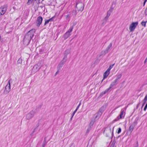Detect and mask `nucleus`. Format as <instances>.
<instances>
[{
	"mask_svg": "<svg viewBox=\"0 0 147 147\" xmlns=\"http://www.w3.org/2000/svg\"><path fill=\"white\" fill-rule=\"evenodd\" d=\"M70 14H68L67 15H66L65 16V18L66 19H68L70 17Z\"/></svg>",
	"mask_w": 147,
	"mask_h": 147,
	"instance_id": "obj_30",
	"label": "nucleus"
},
{
	"mask_svg": "<svg viewBox=\"0 0 147 147\" xmlns=\"http://www.w3.org/2000/svg\"><path fill=\"white\" fill-rule=\"evenodd\" d=\"M138 24V22H132L130 24L129 27V29L130 32H132L134 31Z\"/></svg>",
	"mask_w": 147,
	"mask_h": 147,
	"instance_id": "obj_5",
	"label": "nucleus"
},
{
	"mask_svg": "<svg viewBox=\"0 0 147 147\" xmlns=\"http://www.w3.org/2000/svg\"><path fill=\"white\" fill-rule=\"evenodd\" d=\"M79 107H79V106H78L77 107V108H76V111H77L78 109H79Z\"/></svg>",
	"mask_w": 147,
	"mask_h": 147,
	"instance_id": "obj_40",
	"label": "nucleus"
},
{
	"mask_svg": "<svg viewBox=\"0 0 147 147\" xmlns=\"http://www.w3.org/2000/svg\"><path fill=\"white\" fill-rule=\"evenodd\" d=\"M84 5L82 2L77 3L76 5V7L78 11H82L84 9Z\"/></svg>",
	"mask_w": 147,
	"mask_h": 147,
	"instance_id": "obj_4",
	"label": "nucleus"
},
{
	"mask_svg": "<svg viewBox=\"0 0 147 147\" xmlns=\"http://www.w3.org/2000/svg\"><path fill=\"white\" fill-rule=\"evenodd\" d=\"M109 17V16H106L104 20L105 22V24L106 23Z\"/></svg>",
	"mask_w": 147,
	"mask_h": 147,
	"instance_id": "obj_26",
	"label": "nucleus"
},
{
	"mask_svg": "<svg viewBox=\"0 0 147 147\" xmlns=\"http://www.w3.org/2000/svg\"><path fill=\"white\" fill-rule=\"evenodd\" d=\"M146 22H142L141 24L142 26H145L146 24Z\"/></svg>",
	"mask_w": 147,
	"mask_h": 147,
	"instance_id": "obj_29",
	"label": "nucleus"
},
{
	"mask_svg": "<svg viewBox=\"0 0 147 147\" xmlns=\"http://www.w3.org/2000/svg\"><path fill=\"white\" fill-rule=\"evenodd\" d=\"M71 50V48H70L69 49L66 50L65 51L64 53V57H66V58H67V55L70 53Z\"/></svg>",
	"mask_w": 147,
	"mask_h": 147,
	"instance_id": "obj_12",
	"label": "nucleus"
},
{
	"mask_svg": "<svg viewBox=\"0 0 147 147\" xmlns=\"http://www.w3.org/2000/svg\"><path fill=\"white\" fill-rule=\"evenodd\" d=\"M91 127L89 126V127L87 129V132H88L91 129Z\"/></svg>",
	"mask_w": 147,
	"mask_h": 147,
	"instance_id": "obj_37",
	"label": "nucleus"
},
{
	"mask_svg": "<svg viewBox=\"0 0 147 147\" xmlns=\"http://www.w3.org/2000/svg\"><path fill=\"white\" fill-rule=\"evenodd\" d=\"M81 105V102H80L79 103V105H78V106H79V107H80V105Z\"/></svg>",
	"mask_w": 147,
	"mask_h": 147,
	"instance_id": "obj_47",
	"label": "nucleus"
},
{
	"mask_svg": "<svg viewBox=\"0 0 147 147\" xmlns=\"http://www.w3.org/2000/svg\"><path fill=\"white\" fill-rule=\"evenodd\" d=\"M45 144H43L42 145V147H45Z\"/></svg>",
	"mask_w": 147,
	"mask_h": 147,
	"instance_id": "obj_44",
	"label": "nucleus"
},
{
	"mask_svg": "<svg viewBox=\"0 0 147 147\" xmlns=\"http://www.w3.org/2000/svg\"><path fill=\"white\" fill-rule=\"evenodd\" d=\"M59 71H57V72L56 73H55V74L56 75L57 74H58V73H59Z\"/></svg>",
	"mask_w": 147,
	"mask_h": 147,
	"instance_id": "obj_45",
	"label": "nucleus"
},
{
	"mask_svg": "<svg viewBox=\"0 0 147 147\" xmlns=\"http://www.w3.org/2000/svg\"><path fill=\"white\" fill-rule=\"evenodd\" d=\"M45 24H44V25H46L47 24H48L49 22V21L48 20H45Z\"/></svg>",
	"mask_w": 147,
	"mask_h": 147,
	"instance_id": "obj_33",
	"label": "nucleus"
},
{
	"mask_svg": "<svg viewBox=\"0 0 147 147\" xmlns=\"http://www.w3.org/2000/svg\"><path fill=\"white\" fill-rule=\"evenodd\" d=\"M121 131V128H119L118 129V131L117 133L118 134H119Z\"/></svg>",
	"mask_w": 147,
	"mask_h": 147,
	"instance_id": "obj_35",
	"label": "nucleus"
},
{
	"mask_svg": "<svg viewBox=\"0 0 147 147\" xmlns=\"http://www.w3.org/2000/svg\"><path fill=\"white\" fill-rule=\"evenodd\" d=\"M104 108L103 107H101L100 108L99 110V111L98 113H101V115H102V112L104 111Z\"/></svg>",
	"mask_w": 147,
	"mask_h": 147,
	"instance_id": "obj_24",
	"label": "nucleus"
},
{
	"mask_svg": "<svg viewBox=\"0 0 147 147\" xmlns=\"http://www.w3.org/2000/svg\"><path fill=\"white\" fill-rule=\"evenodd\" d=\"M71 33L66 32L64 35V38L65 40L67 38L71 35Z\"/></svg>",
	"mask_w": 147,
	"mask_h": 147,
	"instance_id": "obj_15",
	"label": "nucleus"
},
{
	"mask_svg": "<svg viewBox=\"0 0 147 147\" xmlns=\"http://www.w3.org/2000/svg\"><path fill=\"white\" fill-rule=\"evenodd\" d=\"M147 61V58H146V59L144 61V63H145Z\"/></svg>",
	"mask_w": 147,
	"mask_h": 147,
	"instance_id": "obj_42",
	"label": "nucleus"
},
{
	"mask_svg": "<svg viewBox=\"0 0 147 147\" xmlns=\"http://www.w3.org/2000/svg\"><path fill=\"white\" fill-rule=\"evenodd\" d=\"M11 80H9L8 81V83L6 85L5 87V90L4 92V93L5 94H8L11 90L10 81Z\"/></svg>",
	"mask_w": 147,
	"mask_h": 147,
	"instance_id": "obj_3",
	"label": "nucleus"
},
{
	"mask_svg": "<svg viewBox=\"0 0 147 147\" xmlns=\"http://www.w3.org/2000/svg\"><path fill=\"white\" fill-rule=\"evenodd\" d=\"M147 0H145L144 2V5L145 4V3L147 1Z\"/></svg>",
	"mask_w": 147,
	"mask_h": 147,
	"instance_id": "obj_43",
	"label": "nucleus"
},
{
	"mask_svg": "<svg viewBox=\"0 0 147 147\" xmlns=\"http://www.w3.org/2000/svg\"><path fill=\"white\" fill-rule=\"evenodd\" d=\"M112 46V44L111 43H110L108 47L106 48V49L105 50L107 52V53L109 51V50L111 48Z\"/></svg>",
	"mask_w": 147,
	"mask_h": 147,
	"instance_id": "obj_19",
	"label": "nucleus"
},
{
	"mask_svg": "<svg viewBox=\"0 0 147 147\" xmlns=\"http://www.w3.org/2000/svg\"><path fill=\"white\" fill-rule=\"evenodd\" d=\"M42 18L40 16L38 17L36 21V23L38 27L40 26L42 21Z\"/></svg>",
	"mask_w": 147,
	"mask_h": 147,
	"instance_id": "obj_10",
	"label": "nucleus"
},
{
	"mask_svg": "<svg viewBox=\"0 0 147 147\" xmlns=\"http://www.w3.org/2000/svg\"><path fill=\"white\" fill-rule=\"evenodd\" d=\"M113 9V8L111 7V8L109 10L107 11V16L109 17L110 16L111 12H112Z\"/></svg>",
	"mask_w": 147,
	"mask_h": 147,
	"instance_id": "obj_18",
	"label": "nucleus"
},
{
	"mask_svg": "<svg viewBox=\"0 0 147 147\" xmlns=\"http://www.w3.org/2000/svg\"><path fill=\"white\" fill-rule=\"evenodd\" d=\"M118 81L117 80H115L113 82H112L110 86L112 88L113 86L116 85L117 84Z\"/></svg>",
	"mask_w": 147,
	"mask_h": 147,
	"instance_id": "obj_17",
	"label": "nucleus"
},
{
	"mask_svg": "<svg viewBox=\"0 0 147 147\" xmlns=\"http://www.w3.org/2000/svg\"><path fill=\"white\" fill-rule=\"evenodd\" d=\"M115 145V143L113 142L112 144L111 145L110 147H113Z\"/></svg>",
	"mask_w": 147,
	"mask_h": 147,
	"instance_id": "obj_36",
	"label": "nucleus"
},
{
	"mask_svg": "<svg viewBox=\"0 0 147 147\" xmlns=\"http://www.w3.org/2000/svg\"><path fill=\"white\" fill-rule=\"evenodd\" d=\"M54 18V17H53L50 19H49V20H48L49 21V22L50 21H52L53 20V19Z\"/></svg>",
	"mask_w": 147,
	"mask_h": 147,
	"instance_id": "obj_34",
	"label": "nucleus"
},
{
	"mask_svg": "<svg viewBox=\"0 0 147 147\" xmlns=\"http://www.w3.org/2000/svg\"><path fill=\"white\" fill-rule=\"evenodd\" d=\"M137 121H135L129 126V131L131 133L133 130L135 126L137 125Z\"/></svg>",
	"mask_w": 147,
	"mask_h": 147,
	"instance_id": "obj_11",
	"label": "nucleus"
},
{
	"mask_svg": "<svg viewBox=\"0 0 147 147\" xmlns=\"http://www.w3.org/2000/svg\"><path fill=\"white\" fill-rule=\"evenodd\" d=\"M108 131H109V134H111V129H109L108 130Z\"/></svg>",
	"mask_w": 147,
	"mask_h": 147,
	"instance_id": "obj_41",
	"label": "nucleus"
},
{
	"mask_svg": "<svg viewBox=\"0 0 147 147\" xmlns=\"http://www.w3.org/2000/svg\"><path fill=\"white\" fill-rule=\"evenodd\" d=\"M101 115V113H97L94 114V116H95V119H98L99 117H100Z\"/></svg>",
	"mask_w": 147,
	"mask_h": 147,
	"instance_id": "obj_16",
	"label": "nucleus"
},
{
	"mask_svg": "<svg viewBox=\"0 0 147 147\" xmlns=\"http://www.w3.org/2000/svg\"><path fill=\"white\" fill-rule=\"evenodd\" d=\"M109 136V135H107V136Z\"/></svg>",
	"mask_w": 147,
	"mask_h": 147,
	"instance_id": "obj_50",
	"label": "nucleus"
},
{
	"mask_svg": "<svg viewBox=\"0 0 147 147\" xmlns=\"http://www.w3.org/2000/svg\"><path fill=\"white\" fill-rule=\"evenodd\" d=\"M95 121V119H93L92 120L90 121V124H89V126L90 127H92Z\"/></svg>",
	"mask_w": 147,
	"mask_h": 147,
	"instance_id": "obj_21",
	"label": "nucleus"
},
{
	"mask_svg": "<svg viewBox=\"0 0 147 147\" xmlns=\"http://www.w3.org/2000/svg\"><path fill=\"white\" fill-rule=\"evenodd\" d=\"M73 28V27L71 26V27H70V28L69 29V30H68V31L67 32L69 33H70L72 31Z\"/></svg>",
	"mask_w": 147,
	"mask_h": 147,
	"instance_id": "obj_23",
	"label": "nucleus"
},
{
	"mask_svg": "<svg viewBox=\"0 0 147 147\" xmlns=\"http://www.w3.org/2000/svg\"><path fill=\"white\" fill-rule=\"evenodd\" d=\"M111 87L110 86L109 87V88L107 89L104 92H102L101 93V94L103 95L105 94L108 93V92H110L111 90Z\"/></svg>",
	"mask_w": 147,
	"mask_h": 147,
	"instance_id": "obj_14",
	"label": "nucleus"
},
{
	"mask_svg": "<svg viewBox=\"0 0 147 147\" xmlns=\"http://www.w3.org/2000/svg\"><path fill=\"white\" fill-rule=\"evenodd\" d=\"M147 96H146L144 98V102L143 104V106H144V104H145V102L147 101Z\"/></svg>",
	"mask_w": 147,
	"mask_h": 147,
	"instance_id": "obj_31",
	"label": "nucleus"
},
{
	"mask_svg": "<svg viewBox=\"0 0 147 147\" xmlns=\"http://www.w3.org/2000/svg\"><path fill=\"white\" fill-rule=\"evenodd\" d=\"M44 0H42V1H44Z\"/></svg>",
	"mask_w": 147,
	"mask_h": 147,
	"instance_id": "obj_49",
	"label": "nucleus"
},
{
	"mask_svg": "<svg viewBox=\"0 0 147 147\" xmlns=\"http://www.w3.org/2000/svg\"><path fill=\"white\" fill-rule=\"evenodd\" d=\"M37 112L38 111L37 109L33 110L27 115L26 117V119L29 120L31 119L34 117V114Z\"/></svg>",
	"mask_w": 147,
	"mask_h": 147,
	"instance_id": "obj_2",
	"label": "nucleus"
},
{
	"mask_svg": "<svg viewBox=\"0 0 147 147\" xmlns=\"http://www.w3.org/2000/svg\"><path fill=\"white\" fill-rule=\"evenodd\" d=\"M138 147V142H137V143L136 145L134 146V147Z\"/></svg>",
	"mask_w": 147,
	"mask_h": 147,
	"instance_id": "obj_38",
	"label": "nucleus"
},
{
	"mask_svg": "<svg viewBox=\"0 0 147 147\" xmlns=\"http://www.w3.org/2000/svg\"><path fill=\"white\" fill-rule=\"evenodd\" d=\"M122 74H120L117 76V78L115 80H117V81H118L119 79L121 78L122 76Z\"/></svg>",
	"mask_w": 147,
	"mask_h": 147,
	"instance_id": "obj_22",
	"label": "nucleus"
},
{
	"mask_svg": "<svg viewBox=\"0 0 147 147\" xmlns=\"http://www.w3.org/2000/svg\"><path fill=\"white\" fill-rule=\"evenodd\" d=\"M115 64H113L112 65H110L109 66V68L107 69L108 70H109L110 71V70L112 68L113 66Z\"/></svg>",
	"mask_w": 147,
	"mask_h": 147,
	"instance_id": "obj_25",
	"label": "nucleus"
},
{
	"mask_svg": "<svg viewBox=\"0 0 147 147\" xmlns=\"http://www.w3.org/2000/svg\"><path fill=\"white\" fill-rule=\"evenodd\" d=\"M107 51L105 50L102 51L101 52L100 55V56L105 55L106 53H107Z\"/></svg>",
	"mask_w": 147,
	"mask_h": 147,
	"instance_id": "obj_20",
	"label": "nucleus"
},
{
	"mask_svg": "<svg viewBox=\"0 0 147 147\" xmlns=\"http://www.w3.org/2000/svg\"><path fill=\"white\" fill-rule=\"evenodd\" d=\"M76 10H73L72 13V15L76 16Z\"/></svg>",
	"mask_w": 147,
	"mask_h": 147,
	"instance_id": "obj_27",
	"label": "nucleus"
},
{
	"mask_svg": "<svg viewBox=\"0 0 147 147\" xmlns=\"http://www.w3.org/2000/svg\"><path fill=\"white\" fill-rule=\"evenodd\" d=\"M77 111H76V110H75V111L73 112V114H72V117H71V118L70 119V120H72V119L73 116H74V114H75V113Z\"/></svg>",
	"mask_w": 147,
	"mask_h": 147,
	"instance_id": "obj_28",
	"label": "nucleus"
},
{
	"mask_svg": "<svg viewBox=\"0 0 147 147\" xmlns=\"http://www.w3.org/2000/svg\"><path fill=\"white\" fill-rule=\"evenodd\" d=\"M110 73V71H109V70L107 69L106 71L105 72L103 75L104 78L102 80V82L103 81V80L105 78H107V77L108 76V75Z\"/></svg>",
	"mask_w": 147,
	"mask_h": 147,
	"instance_id": "obj_13",
	"label": "nucleus"
},
{
	"mask_svg": "<svg viewBox=\"0 0 147 147\" xmlns=\"http://www.w3.org/2000/svg\"><path fill=\"white\" fill-rule=\"evenodd\" d=\"M107 131V129H105V130L104 131V133H105V131Z\"/></svg>",
	"mask_w": 147,
	"mask_h": 147,
	"instance_id": "obj_46",
	"label": "nucleus"
},
{
	"mask_svg": "<svg viewBox=\"0 0 147 147\" xmlns=\"http://www.w3.org/2000/svg\"><path fill=\"white\" fill-rule=\"evenodd\" d=\"M147 96V94L146 95Z\"/></svg>",
	"mask_w": 147,
	"mask_h": 147,
	"instance_id": "obj_51",
	"label": "nucleus"
},
{
	"mask_svg": "<svg viewBox=\"0 0 147 147\" xmlns=\"http://www.w3.org/2000/svg\"><path fill=\"white\" fill-rule=\"evenodd\" d=\"M67 59V58H66V57H63L62 60L60 62L58 65V68L59 69H60L63 66V65L66 62Z\"/></svg>",
	"mask_w": 147,
	"mask_h": 147,
	"instance_id": "obj_7",
	"label": "nucleus"
},
{
	"mask_svg": "<svg viewBox=\"0 0 147 147\" xmlns=\"http://www.w3.org/2000/svg\"><path fill=\"white\" fill-rule=\"evenodd\" d=\"M81 105V102H80L79 103V105H78V106H79V107H80V105Z\"/></svg>",
	"mask_w": 147,
	"mask_h": 147,
	"instance_id": "obj_48",
	"label": "nucleus"
},
{
	"mask_svg": "<svg viewBox=\"0 0 147 147\" xmlns=\"http://www.w3.org/2000/svg\"><path fill=\"white\" fill-rule=\"evenodd\" d=\"M35 32V30L34 29H33L29 31L25 35L23 40V42L24 45H27L29 44Z\"/></svg>",
	"mask_w": 147,
	"mask_h": 147,
	"instance_id": "obj_1",
	"label": "nucleus"
},
{
	"mask_svg": "<svg viewBox=\"0 0 147 147\" xmlns=\"http://www.w3.org/2000/svg\"><path fill=\"white\" fill-rule=\"evenodd\" d=\"M7 9V7L4 5L0 8V16L3 15Z\"/></svg>",
	"mask_w": 147,
	"mask_h": 147,
	"instance_id": "obj_9",
	"label": "nucleus"
},
{
	"mask_svg": "<svg viewBox=\"0 0 147 147\" xmlns=\"http://www.w3.org/2000/svg\"><path fill=\"white\" fill-rule=\"evenodd\" d=\"M125 115V113L123 110H121V111L119 115L117 117L115 120V121H117L121 119H122L124 118Z\"/></svg>",
	"mask_w": 147,
	"mask_h": 147,
	"instance_id": "obj_8",
	"label": "nucleus"
},
{
	"mask_svg": "<svg viewBox=\"0 0 147 147\" xmlns=\"http://www.w3.org/2000/svg\"><path fill=\"white\" fill-rule=\"evenodd\" d=\"M33 0H28V3H31Z\"/></svg>",
	"mask_w": 147,
	"mask_h": 147,
	"instance_id": "obj_39",
	"label": "nucleus"
},
{
	"mask_svg": "<svg viewBox=\"0 0 147 147\" xmlns=\"http://www.w3.org/2000/svg\"><path fill=\"white\" fill-rule=\"evenodd\" d=\"M18 63L20 64L22 62V60L21 59H19L17 61Z\"/></svg>",
	"mask_w": 147,
	"mask_h": 147,
	"instance_id": "obj_32",
	"label": "nucleus"
},
{
	"mask_svg": "<svg viewBox=\"0 0 147 147\" xmlns=\"http://www.w3.org/2000/svg\"><path fill=\"white\" fill-rule=\"evenodd\" d=\"M41 67V65L40 63H38L35 65L33 67L32 70L34 72H36L38 71Z\"/></svg>",
	"mask_w": 147,
	"mask_h": 147,
	"instance_id": "obj_6",
	"label": "nucleus"
}]
</instances>
